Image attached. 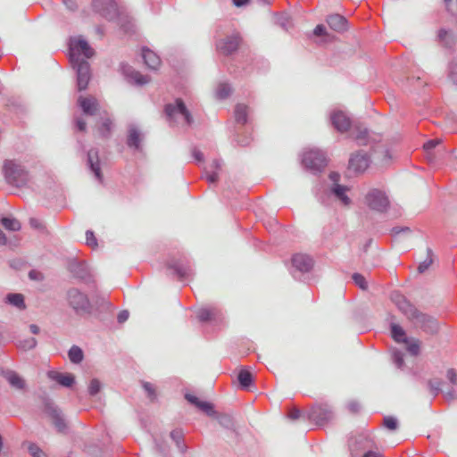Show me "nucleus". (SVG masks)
<instances>
[{
  "instance_id": "nucleus-1",
  "label": "nucleus",
  "mask_w": 457,
  "mask_h": 457,
  "mask_svg": "<svg viewBox=\"0 0 457 457\" xmlns=\"http://www.w3.org/2000/svg\"><path fill=\"white\" fill-rule=\"evenodd\" d=\"M70 62L77 72V84L79 91L87 88L90 80V67L86 59L94 55V50L81 37H74L69 44Z\"/></svg>"
},
{
  "instance_id": "nucleus-2",
  "label": "nucleus",
  "mask_w": 457,
  "mask_h": 457,
  "mask_svg": "<svg viewBox=\"0 0 457 457\" xmlns=\"http://www.w3.org/2000/svg\"><path fill=\"white\" fill-rule=\"evenodd\" d=\"M6 181L16 187H21L29 180V174L24 168L15 161H6L4 165Z\"/></svg>"
},
{
  "instance_id": "nucleus-3",
  "label": "nucleus",
  "mask_w": 457,
  "mask_h": 457,
  "mask_svg": "<svg viewBox=\"0 0 457 457\" xmlns=\"http://www.w3.org/2000/svg\"><path fill=\"white\" fill-rule=\"evenodd\" d=\"M69 305L78 315L90 314L93 305L87 295L77 288H71L67 293Z\"/></svg>"
},
{
  "instance_id": "nucleus-4",
  "label": "nucleus",
  "mask_w": 457,
  "mask_h": 457,
  "mask_svg": "<svg viewBox=\"0 0 457 457\" xmlns=\"http://www.w3.org/2000/svg\"><path fill=\"white\" fill-rule=\"evenodd\" d=\"M165 113L170 121L190 125L192 117L180 99H177L174 104H169L165 106Z\"/></svg>"
},
{
  "instance_id": "nucleus-5",
  "label": "nucleus",
  "mask_w": 457,
  "mask_h": 457,
  "mask_svg": "<svg viewBox=\"0 0 457 457\" xmlns=\"http://www.w3.org/2000/svg\"><path fill=\"white\" fill-rule=\"evenodd\" d=\"M302 162L306 169L313 171L320 170L327 163L324 153L318 149L303 152Z\"/></svg>"
},
{
  "instance_id": "nucleus-6",
  "label": "nucleus",
  "mask_w": 457,
  "mask_h": 457,
  "mask_svg": "<svg viewBox=\"0 0 457 457\" xmlns=\"http://www.w3.org/2000/svg\"><path fill=\"white\" fill-rule=\"evenodd\" d=\"M366 202L370 209L379 212H386L389 206L386 193L378 189L370 190L366 195Z\"/></svg>"
},
{
  "instance_id": "nucleus-7",
  "label": "nucleus",
  "mask_w": 457,
  "mask_h": 457,
  "mask_svg": "<svg viewBox=\"0 0 457 457\" xmlns=\"http://www.w3.org/2000/svg\"><path fill=\"white\" fill-rule=\"evenodd\" d=\"M309 419L317 425L322 426L333 418V412L328 405L313 406L309 414Z\"/></svg>"
},
{
  "instance_id": "nucleus-8",
  "label": "nucleus",
  "mask_w": 457,
  "mask_h": 457,
  "mask_svg": "<svg viewBox=\"0 0 457 457\" xmlns=\"http://www.w3.org/2000/svg\"><path fill=\"white\" fill-rule=\"evenodd\" d=\"M411 320L427 333L433 334L438 329L436 320L425 313L417 312Z\"/></svg>"
},
{
  "instance_id": "nucleus-9",
  "label": "nucleus",
  "mask_w": 457,
  "mask_h": 457,
  "mask_svg": "<svg viewBox=\"0 0 457 457\" xmlns=\"http://www.w3.org/2000/svg\"><path fill=\"white\" fill-rule=\"evenodd\" d=\"M94 10L103 17L111 20L116 15V5L113 0H94Z\"/></svg>"
},
{
  "instance_id": "nucleus-10",
  "label": "nucleus",
  "mask_w": 457,
  "mask_h": 457,
  "mask_svg": "<svg viewBox=\"0 0 457 457\" xmlns=\"http://www.w3.org/2000/svg\"><path fill=\"white\" fill-rule=\"evenodd\" d=\"M330 120L334 128L341 133L351 129L353 125L350 118L342 111H334L330 115Z\"/></svg>"
},
{
  "instance_id": "nucleus-11",
  "label": "nucleus",
  "mask_w": 457,
  "mask_h": 457,
  "mask_svg": "<svg viewBox=\"0 0 457 457\" xmlns=\"http://www.w3.org/2000/svg\"><path fill=\"white\" fill-rule=\"evenodd\" d=\"M370 165V157L360 151L353 154L349 160V168L355 172H363Z\"/></svg>"
},
{
  "instance_id": "nucleus-12",
  "label": "nucleus",
  "mask_w": 457,
  "mask_h": 457,
  "mask_svg": "<svg viewBox=\"0 0 457 457\" xmlns=\"http://www.w3.org/2000/svg\"><path fill=\"white\" fill-rule=\"evenodd\" d=\"M392 300L396 304L398 309L409 320H411L415 313L418 312V310L412 304H411L403 295L398 293H395L392 295Z\"/></svg>"
},
{
  "instance_id": "nucleus-13",
  "label": "nucleus",
  "mask_w": 457,
  "mask_h": 457,
  "mask_svg": "<svg viewBox=\"0 0 457 457\" xmlns=\"http://www.w3.org/2000/svg\"><path fill=\"white\" fill-rule=\"evenodd\" d=\"M239 45V37L232 35L217 43V50L222 54H230L235 52Z\"/></svg>"
},
{
  "instance_id": "nucleus-14",
  "label": "nucleus",
  "mask_w": 457,
  "mask_h": 457,
  "mask_svg": "<svg viewBox=\"0 0 457 457\" xmlns=\"http://www.w3.org/2000/svg\"><path fill=\"white\" fill-rule=\"evenodd\" d=\"M122 72L127 79L135 85L142 86L149 82L147 76L142 75L140 72L135 71L132 67L124 64L121 67Z\"/></svg>"
},
{
  "instance_id": "nucleus-15",
  "label": "nucleus",
  "mask_w": 457,
  "mask_h": 457,
  "mask_svg": "<svg viewBox=\"0 0 457 457\" xmlns=\"http://www.w3.org/2000/svg\"><path fill=\"white\" fill-rule=\"evenodd\" d=\"M143 135L135 125H130L128 129L127 145L136 151L141 150Z\"/></svg>"
},
{
  "instance_id": "nucleus-16",
  "label": "nucleus",
  "mask_w": 457,
  "mask_h": 457,
  "mask_svg": "<svg viewBox=\"0 0 457 457\" xmlns=\"http://www.w3.org/2000/svg\"><path fill=\"white\" fill-rule=\"evenodd\" d=\"M292 264L299 271L308 272L313 266V261L306 254L297 253L293 256Z\"/></svg>"
},
{
  "instance_id": "nucleus-17",
  "label": "nucleus",
  "mask_w": 457,
  "mask_h": 457,
  "mask_svg": "<svg viewBox=\"0 0 457 457\" xmlns=\"http://www.w3.org/2000/svg\"><path fill=\"white\" fill-rule=\"evenodd\" d=\"M47 377L65 387H71L75 382V377L71 373L50 370L47 372Z\"/></svg>"
},
{
  "instance_id": "nucleus-18",
  "label": "nucleus",
  "mask_w": 457,
  "mask_h": 457,
  "mask_svg": "<svg viewBox=\"0 0 457 457\" xmlns=\"http://www.w3.org/2000/svg\"><path fill=\"white\" fill-rule=\"evenodd\" d=\"M87 163L89 165L90 170L95 174V177L99 181H102L103 176L100 168L98 152L96 150L92 149L87 153Z\"/></svg>"
},
{
  "instance_id": "nucleus-19",
  "label": "nucleus",
  "mask_w": 457,
  "mask_h": 457,
  "mask_svg": "<svg viewBox=\"0 0 457 457\" xmlns=\"http://www.w3.org/2000/svg\"><path fill=\"white\" fill-rule=\"evenodd\" d=\"M79 106L86 114L93 115L97 111L98 103L93 96H80L78 100Z\"/></svg>"
},
{
  "instance_id": "nucleus-20",
  "label": "nucleus",
  "mask_w": 457,
  "mask_h": 457,
  "mask_svg": "<svg viewBox=\"0 0 457 457\" xmlns=\"http://www.w3.org/2000/svg\"><path fill=\"white\" fill-rule=\"evenodd\" d=\"M328 26L335 31L344 32L347 29V21L339 14H333L328 17Z\"/></svg>"
},
{
  "instance_id": "nucleus-21",
  "label": "nucleus",
  "mask_w": 457,
  "mask_h": 457,
  "mask_svg": "<svg viewBox=\"0 0 457 457\" xmlns=\"http://www.w3.org/2000/svg\"><path fill=\"white\" fill-rule=\"evenodd\" d=\"M186 399L192 404L198 407L200 410L204 411L208 416H214L216 412L213 410V405L207 402L200 401L196 396L190 394L186 395Z\"/></svg>"
},
{
  "instance_id": "nucleus-22",
  "label": "nucleus",
  "mask_w": 457,
  "mask_h": 457,
  "mask_svg": "<svg viewBox=\"0 0 457 457\" xmlns=\"http://www.w3.org/2000/svg\"><path fill=\"white\" fill-rule=\"evenodd\" d=\"M142 56L145 64L151 70H156L161 64L160 57L148 48H143Z\"/></svg>"
},
{
  "instance_id": "nucleus-23",
  "label": "nucleus",
  "mask_w": 457,
  "mask_h": 457,
  "mask_svg": "<svg viewBox=\"0 0 457 457\" xmlns=\"http://www.w3.org/2000/svg\"><path fill=\"white\" fill-rule=\"evenodd\" d=\"M350 137L356 140L359 145H366L368 143V130L359 124L353 125Z\"/></svg>"
},
{
  "instance_id": "nucleus-24",
  "label": "nucleus",
  "mask_w": 457,
  "mask_h": 457,
  "mask_svg": "<svg viewBox=\"0 0 457 457\" xmlns=\"http://www.w3.org/2000/svg\"><path fill=\"white\" fill-rule=\"evenodd\" d=\"M4 378L9 382V384L15 387L16 389H24L26 386L25 380L15 371L7 370L4 373Z\"/></svg>"
},
{
  "instance_id": "nucleus-25",
  "label": "nucleus",
  "mask_w": 457,
  "mask_h": 457,
  "mask_svg": "<svg viewBox=\"0 0 457 457\" xmlns=\"http://www.w3.org/2000/svg\"><path fill=\"white\" fill-rule=\"evenodd\" d=\"M220 168H221V162L220 160L215 159L212 162V163L204 170L205 178L208 182L215 183L217 181V179H218L217 170H219Z\"/></svg>"
},
{
  "instance_id": "nucleus-26",
  "label": "nucleus",
  "mask_w": 457,
  "mask_h": 457,
  "mask_svg": "<svg viewBox=\"0 0 457 457\" xmlns=\"http://www.w3.org/2000/svg\"><path fill=\"white\" fill-rule=\"evenodd\" d=\"M348 188L345 186L335 184L331 187L332 194L342 202L344 205H348L351 203L350 198L345 195Z\"/></svg>"
},
{
  "instance_id": "nucleus-27",
  "label": "nucleus",
  "mask_w": 457,
  "mask_h": 457,
  "mask_svg": "<svg viewBox=\"0 0 457 457\" xmlns=\"http://www.w3.org/2000/svg\"><path fill=\"white\" fill-rule=\"evenodd\" d=\"M48 414L53 420V423L59 431H62L65 428V422L62 417L61 412L54 407L49 406L47 408Z\"/></svg>"
},
{
  "instance_id": "nucleus-28",
  "label": "nucleus",
  "mask_w": 457,
  "mask_h": 457,
  "mask_svg": "<svg viewBox=\"0 0 457 457\" xmlns=\"http://www.w3.org/2000/svg\"><path fill=\"white\" fill-rule=\"evenodd\" d=\"M235 119L237 123L245 124L247 121L248 107L243 104H238L235 107Z\"/></svg>"
},
{
  "instance_id": "nucleus-29",
  "label": "nucleus",
  "mask_w": 457,
  "mask_h": 457,
  "mask_svg": "<svg viewBox=\"0 0 457 457\" xmlns=\"http://www.w3.org/2000/svg\"><path fill=\"white\" fill-rule=\"evenodd\" d=\"M391 335L397 343H408V337L403 328L396 324L391 325Z\"/></svg>"
},
{
  "instance_id": "nucleus-30",
  "label": "nucleus",
  "mask_w": 457,
  "mask_h": 457,
  "mask_svg": "<svg viewBox=\"0 0 457 457\" xmlns=\"http://www.w3.org/2000/svg\"><path fill=\"white\" fill-rule=\"evenodd\" d=\"M1 224L3 227L9 231H19L21 228V222L12 217H3L1 219Z\"/></svg>"
},
{
  "instance_id": "nucleus-31",
  "label": "nucleus",
  "mask_w": 457,
  "mask_h": 457,
  "mask_svg": "<svg viewBox=\"0 0 457 457\" xmlns=\"http://www.w3.org/2000/svg\"><path fill=\"white\" fill-rule=\"evenodd\" d=\"M440 144L439 139H432L428 140L427 143L424 144L423 148L426 152V158L429 162H433L435 156L432 153L433 149Z\"/></svg>"
},
{
  "instance_id": "nucleus-32",
  "label": "nucleus",
  "mask_w": 457,
  "mask_h": 457,
  "mask_svg": "<svg viewBox=\"0 0 457 457\" xmlns=\"http://www.w3.org/2000/svg\"><path fill=\"white\" fill-rule=\"evenodd\" d=\"M6 299L10 304L19 309L25 308L24 297L21 294H9L6 296Z\"/></svg>"
},
{
  "instance_id": "nucleus-33",
  "label": "nucleus",
  "mask_w": 457,
  "mask_h": 457,
  "mask_svg": "<svg viewBox=\"0 0 457 457\" xmlns=\"http://www.w3.org/2000/svg\"><path fill=\"white\" fill-rule=\"evenodd\" d=\"M68 354H69V358H70L71 361L73 363L81 362L83 360V356H84L82 350L79 346H76V345H73L69 350Z\"/></svg>"
},
{
  "instance_id": "nucleus-34",
  "label": "nucleus",
  "mask_w": 457,
  "mask_h": 457,
  "mask_svg": "<svg viewBox=\"0 0 457 457\" xmlns=\"http://www.w3.org/2000/svg\"><path fill=\"white\" fill-rule=\"evenodd\" d=\"M252 374L247 370H241L238 374V381L243 388L248 387L252 383Z\"/></svg>"
},
{
  "instance_id": "nucleus-35",
  "label": "nucleus",
  "mask_w": 457,
  "mask_h": 457,
  "mask_svg": "<svg viewBox=\"0 0 457 457\" xmlns=\"http://www.w3.org/2000/svg\"><path fill=\"white\" fill-rule=\"evenodd\" d=\"M171 439L176 443L179 451H185V445L183 443V432L180 429H174L170 432Z\"/></svg>"
},
{
  "instance_id": "nucleus-36",
  "label": "nucleus",
  "mask_w": 457,
  "mask_h": 457,
  "mask_svg": "<svg viewBox=\"0 0 457 457\" xmlns=\"http://www.w3.org/2000/svg\"><path fill=\"white\" fill-rule=\"evenodd\" d=\"M231 93V87L227 83H220L219 84L217 89H216V96L219 99H225L227 98Z\"/></svg>"
},
{
  "instance_id": "nucleus-37",
  "label": "nucleus",
  "mask_w": 457,
  "mask_h": 457,
  "mask_svg": "<svg viewBox=\"0 0 457 457\" xmlns=\"http://www.w3.org/2000/svg\"><path fill=\"white\" fill-rule=\"evenodd\" d=\"M432 262H433V253H432L431 249H428L427 258L422 262L420 263V265L418 267V271L420 273H424L430 267Z\"/></svg>"
},
{
  "instance_id": "nucleus-38",
  "label": "nucleus",
  "mask_w": 457,
  "mask_h": 457,
  "mask_svg": "<svg viewBox=\"0 0 457 457\" xmlns=\"http://www.w3.org/2000/svg\"><path fill=\"white\" fill-rule=\"evenodd\" d=\"M24 445H27L28 451L32 457H46V453L37 445L28 442Z\"/></svg>"
},
{
  "instance_id": "nucleus-39",
  "label": "nucleus",
  "mask_w": 457,
  "mask_h": 457,
  "mask_svg": "<svg viewBox=\"0 0 457 457\" xmlns=\"http://www.w3.org/2000/svg\"><path fill=\"white\" fill-rule=\"evenodd\" d=\"M213 316H214V310H212V309L203 308V309H200L197 312V318L201 321L211 320Z\"/></svg>"
},
{
  "instance_id": "nucleus-40",
  "label": "nucleus",
  "mask_w": 457,
  "mask_h": 457,
  "mask_svg": "<svg viewBox=\"0 0 457 457\" xmlns=\"http://www.w3.org/2000/svg\"><path fill=\"white\" fill-rule=\"evenodd\" d=\"M406 345L407 351L411 355H418L420 353V342L417 339H408V343H404Z\"/></svg>"
},
{
  "instance_id": "nucleus-41",
  "label": "nucleus",
  "mask_w": 457,
  "mask_h": 457,
  "mask_svg": "<svg viewBox=\"0 0 457 457\" xmlns=\"http://www.w3.org/2000/svg\"><path fill=\"white\" fill-rule=\"evenodd\" d=\"M71 271L80 278H85L87 275V270L84 263H79L71 266Z\"/></svg>"
},
{
  "instance_id": "nucleus-42",
  "label": "nucleus",
  "mask_w": 457,
  "mask_h": 457,
  "mask_svg": "<svg viewBox=\"0 0 457 457\" xmlns=\"http://www.w3.org/2000/svg\"><path fill=\"white\" fill-rule=\"evenodd\" d=\"M102 388V383L97 378H93L90 380L88 385V394L91 396L97 395Z\"/></svg>"
},
{
  "instance_id": "nucleus-43",
  "label": "nucleus",
  "mask_w": 457,
  "mask_h": 457,
  "mask_svg": "<svg viewBox=\"0 0 457 457\" xmlns=\"http://www.w3.org/2000/svg\"><path fill=\"white\" fill-rule=\"evenodd\" d=\"M112 130V120L109 118L104 120L101 127L99 128V133L102 137H108Z\"/></svg>"
},
{
  "instance_id": "nucleus-44",
  "label": "nucleus",
  "mask_w": 457,
  "mask_h": 457,
  "mask_svg": "<svg viewBox=\"0 0 457 457\" xmlns=\"http://www.w3.org/2000/svg\"><path fill=\"white\" fill-rule=\"evenodd\" d=\"M220 424L227 428L233 427V420L230 415L221 414L217 417Z\"/></svg>"
},
{
  "instance_id": "nucleus-45",
  "label": "nucleus",
  "mask_w": 457,
  "mask_h": 457,
  "mask_svg": "<svg viewBox=\"0 0 457 457\" xmlns=\"http://www.w3.org/2000/svg\"><path fill=\"white\" fill-rule=\"evenodd\" d=\"M353 279L354 281V283L360 287L361 288L362 290H365L367 289L368 287V285H367V282H366V279L365 278L360 274V273H354L353 275Z\"/></svg>"
},
{
  "instance_id": "nucleus-46",
  "label": "nucleus",
  "mask_w": 457,
  "mask_h": 457,
  "mask_svg": "<svg viewBox=\"0 0 457 457\" xmlns=\"http://www.w3.org/2000/svg\"><path fill=\"white\" fill-rule=\"evenodd\" d=\"M393 361L397 368L402 369L403 367V354L401 351L395 350L393 352Z\"/></svg>"
},
{
  "instance_id": "nucleus-47",
  "label": "nucleus",
  "mask_w": 457,
  "mask_h": 457,
  "mask_svg": "<svg viewBox=\"0 0 457 457\" xmlns=\"http://www.w3.org/2000/svg\"><path fill=\"white\" fill-rule=\"evenodd\" d=\"M448 78L453 83L457 84V62H451L448 69Z\"/></svg>"
},
{
  "instance_id": "nucleus-48",
  "label": "nucleus",
  "mask_w": 457,
  "mask_h": 457,
  "mask_svg": "<svg viewBox=\"0 0 457 457\" xmlns=\"http://www.w3.org/2000/svg\"><path fill=\"white\" fill-rule=\"evenodd\" d=\"M37 340L34 337H29L20 343V347L24 350H30L36 347Z\"/></svg>"
},
{
  "instance_id": "nucleus-49",
  "label": "nucleus",
  "mask_w": 457,
  "mask_h": 457,
  "mask_svg": "<svg viewBox=\"0 0 457 457\" xmlns=\"http://www.w3.org/2000/svg\"><path fill=\"white\" fill-rule=\"evenodd\" d=\"M428 386H429L431 393L434 395H438L439 392L443 391L441 388L442 382L440 380H437V379L430 380L428 382Z\"/></svg>"
},
{
  "instance_id": "nucleus-50",
  "label": "nucleus",
  "mask_w": 457,
  "mask_h": 457,
  "mask_svg": "<svg viewBox=\"0 0 457 457\" xmlns=\"http://www.w3.org/2000/svg\"><path fill=\"white\" fill-rule=\"evenodd\" d=\"M384 425L388 429L395 430L397 428V420L394 417H386L384 418Z\"/></svg>"
},
{
  "instance_id": "nucleus-51",
  "label": "nucleus",
  "mask_w": 457,
  "mask_h": 457,
  "mask_svg": "<svg viewBox=\"0 0 457 457\" xmlns=\"http://www.w3.org/2000/svg\"><path fill=\"white\" fill-rule=\"evenodd\" d=\"M142 386H143L144 389L145 390V392L147 393V395L151 399H154L156 396L154 386L149 382H143Z\"/></svg>"
},
{
  "instance_id": "nucleus-52",
  "label": "nucleus",
  "mask_w": 457,
  "mask_h": 457,
  "mask_svg": "<svg viewBox=\"0 0 457 457\" xmlns=\"http://www.w3.org/2000/svg\"><path fill=\"white\" fill-rule=\"evenodd\" d=\"M171 268L174 269L176 274L180 278H186L188 274H189V270L180 266V265H173V266H170Z\"/></svg>"
},
{
  "instance_id": "nucleus-53",
  "label": "nucleus",
  "mask_w": 457,
  "mask_h": 457,
  "mask_svg": "<svg viewBox=\"0 0 457 457\" xmlns=\"http://www.w3.org/2000/svg\"><path fill=\"white\" fill-rule=\"evenodd\" d=\"M87 245L95 247L97 245L96 238L94 233L90 230H87L86 233Z\"/></svg>"
},
{
  "instance_id": "nucleus-54",
  "label": "nucleus",
  "mask_w": 457,
  "mask_h": 457,
  "mask_svg": "<svg viewBox=\"0 0 457 457\" xmlns=\"http://www.w3.org/2000/svg\"><path fill=\"white\" fill-rule=\"evenodd\" d=\"M446 378L451 384H457V372L453 369H449L446 372Z\"/></svg>"
},
{
  "instance_id": "nucleus-55",
  "label": "nucleus",
  "mask_w": 457,
  "mask_h": 457,
  "mask_svg": "<svg viewBox=\"0 0 457 457\" xmlns=\"http://www.w3.org/2000/svg\"><path fill=\"white\" fill-rule=\"evenodd\" d=\"M63 3L70 11H76L78 8L77 0H63Z\"/></svg>"
},
{
  "instance_id": "nucleus-56",
  "label": "nucleus",
  "mask_w": 457,
  "mask_h": 457,
  "mask_svg": "<svg viewBox=\"0 0 457 457\" xmlns=\"http://www.w3.org/2000/svg\"><path fill=\"white\" fill-rule=\"evenodd\" d=\"M313 34L317 37L323 36L326 34V28L324 25H318L313 30Z\"/></svg>"
},
{
  "instance_id": "nucleus-57",
  "label": "nucleus",
  "mask_w": 457,
  "mask_h": 457,
  "mask_svg": "<svg viewBox=\"0 0 457 457\" xmlns=\"http://www.w3.org/2000/svg\"><path fill=\"white\" fill-rule=\"evenodd\" d=\"M129 313L128 311H121L119 314H118V321L120 323H123L125 322L128 319H129Z\"/></svg>"
},
{
  "instance_id": "nucleus-58",
  "label": "nucleus",
  "mask_w": 457,
  "mask_h": 457,
  "mask_svg": "<svg viewBox=\"0 0 457 457\" xmlns=\"http://www.w3.org/2000/svg\"><path fill=\"white\" fill-rule=\"evenodd\" d=\"M301 415V412L298 409H292L288 413V418L295 420H297Z\"/></svg>"
},
{
  "instance_id": "nucleus-59",
  "label": "nucleus",
  "mask_w": 457,
  "mask_h": 457,
  "mask_svg": "<svg viewBox=\"0 0 457 457\" xmlns=\"http://www.w3.org/2000/svg\"><path fill=\"white\" fill-rule=\"evenodd\" d=\"M443 393H444L445 398L447 401H452V400H453L455 398V393H454L453 389H450V390H447V391H443Z\"/></svg>"
},
{
  "instance_id": "nucleus-60",
  "label": "nucleus",
  "mask_w": 457,
  "mask_h": 457,
  "mask_svg": "<svg viewBox=\"0 0 457 457\" xmlns=\"http://www.w3.org/2000/svg\"><path fill=\"white\" fill-rule=\"evenodd\" d=\"M76 125L80 131H84L86 129V122L81 118L77 119Z\"/></svg>"
},
{
  "instance_id": "nucleus-61",
  "label": "nucleus",
  "mask_w": 457,
  "mask_h": 457,
  "mask_svg": "<svg viewBox=\"0 0 457 457\" xmlns=\"http://www.w3.org/2000/svg\"><path fill=\"white\" fill-rule=\"evenodd\" d=\"M410 231V228L408 227H403V228H394L392 229V232L394 233V235H399L400 233L402 232H409Z\"/></svg>"
},
{
  "instance_id": "nucleus-62",
  "label": "nucleus",
  "mask_w": 457,
  "mask_h": 457,
  "mask_svg": "<svg viewBox=\"0 0 457 457\" xmlns=\"http://www.w3.org/2000/svg\"><path fill=\"white\" fill-rule=\"evenodd\" d=\"M193 156L197 162H202L204 159L203 154L197 149L193 150Z\"/></svg>"
},
{
  "instance_id": "nucleus-63",
  "label": "nucleus",
  "mask_w": 457,
  "mask_h": 457,
  "mask_svg": "<svg viewBox=\"0 0 457 457\" xmlns=\"http://www.w3.org/2000/svg\"><path fill=\"white\" fill-rule=\"evenodd\" d=\"M329 179L331 181L334 182V185L338 184V181L340 179V175L337 172L333 171L329 174Z\"/></svg>"
},
{
  "instance_id": "nucleus-64",
  "label": "nucleus",
  "mask_w": 457,
  "mask_h": 457,
  "mask_svg": "<svg viewBox=\"0 0 457 457\" xmlns=\"http://www.w3.org/2000/svg\"><path fill=\"white\" fill-rule=\"evenodd\" d=\"M363 457H382V454L378 452L368 451L364 453Z\"/></svg>"
}]
</instances>
